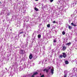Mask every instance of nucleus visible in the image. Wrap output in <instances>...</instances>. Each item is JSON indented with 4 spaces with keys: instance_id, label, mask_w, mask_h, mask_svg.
I'll return each instance as SVG.
<instances>
[{
    "instance_id": "1",
    "label": "nucleus",
    "mask_w": 77,
    "mask_h": 77,
    "mask_svg": "<svg viewBox=\"0 0 77 77\" xmlns=\"http://www.w3.org/2000/svg\"><path fill=\"white\" fill-rule=\"evenodd\" d=\"M48 67L49 68L48 69H43V71L44 72H45V71H46V73H48V71H49V69H50L51 68V67H49V66H48Z\"/></svg>"
},
{
    "instance_id": "2",
    "label": "nucleus",
    "mask_w": 77,
    "mask_h": 77,
    "mask_svg": "<svg viewBox=\"0 0 77 77\" xmlns=\"http://www.w3.org/2000/svg\"><path fill=\"white\" fill-rule=\"evenodd\" d=\"M25 53V51H24L23 50H21L20 51V54L23 55Z\"/></svg>"
},
{
    "instance_id": "3",
    "label": "nucleus",
    "mask_w": 77,
    "mask_h": 77,
    "mask_svg": "<svg viewBox=\"0 0 77 77\" xmlns=\"http://www.w3.org/2000/svg\"><path fill=\"white\" fill-rule=\"evenodd\" d=\"M63 57H64V58H66V53H63Z\"/></svg>"
},
{
    "instance_id": "4",
    "label": "nucleus",
    "mask_w": 77,
    "mask_h": 77,
    "mask_svg": "<svg viewBox=\"0 0 77 77\" xmlns=\"http://www.w3.org/2000/svg\"><path fill=\"white\" fill-rule=\"evenodd\" d=\"M29 57V59H32V58H33V56H32V54H30Z\"/></svg>"
},
{
    "instance_id": "5",
    "label": "nucleus",
    "mask_w": 77,
    "mask_h": 77,
    "mask_svg": "<svg viewBox=\"0 0 77 77\" xmlns=\"http://www.w3.org/2000/svg\"><path fill=\"white\" fill-rule=\"evenodd\" d=\"M66 49V47H65V46H63L62 49L63 51H65Z\"/></svg>"
},
{
    "instance_id": "6",
    "label": "nucleus",
    "mask_w": 77,
    "mask_h": 77,
    "mask_svg": "<svg viewBox=\"0 0 77 77\" xmlns=\"http://www.w3.org/2000/svg\"><path fill=\"white\" fill-rule=\"evenodd\" d=\"M66 70H65L64 71V77H66L67 76V75L66 74Z\"/></svg>"
},
{
    "instance_id": "7",
    "label": "nucleus",
    "mask_w": 77,
    "mask_h": 77,
    "mask_svg": "<svg viewBox=\"0 0 77 77\" xmlns=\"http://www.w3.org/2000/svg\"><path fill=\"white\" fill-rule=\"evenodd\" d=\"M51 74H52V75H53V74L54 72H54V69H51Z\"/></svg>"
},
{
    "instance_id": "8",
    "label": "nucleus",
    "mask_w": 77,
    "mask_h": 77,
    "mask_svg": "<svg viewBox=\"0 0 77 77\" xmlns=\"http://www.w3.org/2000/svg\"><path fill=\"white\" fill-rule=\"evenodd\" d=\"M68 26V28L69 29H72V27H71L70 25H67Z\"/></svg>"
},
{
    "instance_id": "9",
    "label": "nucleus",
    "mask_w": 77,
    "mask_h": 77,
    "mask_svg": "<svg viewBox=\"0 0 77 77\" xmlns=\"http://www.w3.org/2000/svg\"><path fill=\"white\" fill-rule=\"evenodd\" d=\"M71 42H70L69 43H67L66 44V45H68V46H69L70 45H71Z\"/></svg>"
},
{
    "instance_id": "10",
    "label": "nucleus",
    "mask_w": 77,
    "mask_h": 77,
    "mask_svg": "<svg viewBox=\"0 0 77 77\" xmlns=\"http://www.w3.org/2000/svg\"><path fill=\"white\" fill-rule=\"evenodd\" d=\"M65 63L66 65H68V63H69V62H68V61L67 60H66L65 61Z\"/></svg>"
},
{
    "instance_id": "11",
    "label": "nucleus",
    "mask_w": 77,
    "mask_h": 77,
    "mask_svg": "<svg viewBox=\"0 0 77 77\" xmlns=\"http://www.w3.org/2000/svg\"><path fill=\"white\" fill-rule=\"evenodd\" d=\"M33 74L34 75H37L38 74V72H36L35 73H34Z\"/></svg>"
},
{
    "instance_id": "12",
    "label": "nucleus",
    "mask_w": 77,
    "mask_h": 77,
    "mask_svg": "<svg viewBox=\"0 0 77 77\" xmlns=\"http://www.w3.org/2000/svg\"><path fill=\"white\" fill-rule=\"evenodd\" d=\"M63 57V55H59V58L60 59V58H62Z\"/></svg>"
},
{
    "instance_id": "13",
    "label": "nucleus",
    "mask_w": 77,
    "mask_h": 77,
    "mask_svg": "<svg viewBox=\"0 0 77 77\" xmlns=\"http://www.w3.org/2000/svg\"><path fill=\"white\" fill-rule=\"evenodd\" d=\"M71 25H72V26H77V25H75V24H74V23H71Z\"/></svg>"
},
{
    "instance_id": "14",
    "label": "nucleus",
    "mask_w": 77,
    "mask_h": 77,
    "mask_svg": "<svg viewBox=\"0 0 77 77\" xmlns=\"http://www.w3.org/2000/svg\"><path fill=\"white\" fill-rule=\"evenodd\" d=\"M34 9L36 11H38V9L36 7L34 8Z\"/></svg>"
},
{
    "instance_id": "15",
    "label": "nucleus",
    "mask_w": 77,
    "mask_h": 77,
    "mask_svg": "<svg viewBox=\"0 0 77 77\" xmlns=\"http://www.w3.org/2000/svg\"><path fill=\"white\" fill-rule=\"evenodd\" d=\"M41 37V35L39 34L38 35V38H40Z\"/></svg>"
},
{
    "instance_id": "16",
    "label": "nucleus",
    "mask_w": 77,
    "mask_h": 77,
    "mask_svg": "<svg viewBox=\"0 0 77 77\" xmlns=\"http://www.w3.org/2000/svg\"><path fill=\"white\" fill-rule=\"evenodd\" d=\"M47 27H48V28H49V27H50V24H48L47 25Z\"/></svg>"
},
{
    "instance_id": "17",
    "label": "nucleus",
    "mask_w": 77,
    "mask_h": 77,
    "mask_svg": "<svg viewBox=\"0 0 77 77\" xmlns=\"http://www.w3.org/2000/svg\"><path fill=\"white\" fill-rule=\"evenodd\" d=\"M62 33V34L63 35H65V31H63Z\"/></svg>"
},
{
    "instance_id": "18",
    "label": "nucleus",
    "mask_w": 77,
    "mask_h": 77,
    "mask_svg": "<svg viewBox=\"0 0 77 77\" xmlns=\"http://www.w3.org/2000/svg\"><path fill=\"white\" fill-rule=\"evenodd\" d=\"M23 33H24V32L22 31V32H21L19 33V34L20 35V34H23Z\"/></svg>"
},
{
    "instance_id": "19",
    "label": "nucleus",
    "mask_w": 77,
    "mask_h": 77,
    "mask_svg": "<svg viewBox=\"0 0 77 77\" xmlns=\"http://www.w3.org/2000/svg\"><path fill=\"white\" fill-rule=\"evenodd\" d=\"M31 77H35V75L33 74V75H32Z\"/></svg>"
},
{
    "instance_id": "20",
    "label": "nucleus",
    "mask_w": 77,
    "mask_h": 77,
    "mask_svg": "<svg viewBox=\"0 0 77 77\" xmlns=\"http://www.w3.org/2000/svg\"><path fill=\"white\" fill-rule=\"evenodd\" d=\"M54 42H56V40H54Z\"/></svg>"
},
{
    "instance_id": "21",
    "label": "nucleus",
    "mask_w": 77,
    "mask_h": 77,
    "mask_svg": "<svg viewBox=\"0 0 77 77\" xmlns=\"http://www.w3.org/2000/svg\"><path fill=\"white\" fill-rule=\"evenodd\" d=\"M54 0H50V2H51H51H53V1Z\"/></svg>"
},
{
    "instance_id": "22",
    "label": "nucleus",
    "mask_w": 77,
    "mask_h": 77,
    "mask_svg": "<svg viewBox=\"0 0 77 77\" xmlns=\"http://www.w3.org/2000/svg\"><path fill=\"white\" fill-rule=\"evenodd\" d=\"M53 23H56V21H53Z\"/></svg>"
},
{
    "instance_id": "23",
    "label": "nucleus",
    "mask_w": 77,
    "mask_h": 77,
    "mask_svg": "<svg viewBox=\"0 0 77 77\" xmlns=\"http://www.w3.org/2000/svg\"><path fill=\"white\" fill-rule=\"evenodd\" d=\"M0 4L1 5H2V2H0Z\"/></svg>"
},
{
    "instance_id": "24",
    "label": "nucleus",
    "mask_w": 77,
    "mask_h": 77,
    "mask_svg": "<svg viewBox=\"0 0 77 77\" xmlns=\"http://www.w3.org/2000/svg\"><path fill=\"white\" fill-rule=\"evenodd\" d=\"M10 30H11V31H12V29H10Z\"/></svg>"
},
{
    "instance_id": "25",
    "label": "nucleus",
    "mask_w": 77,
    "mask_h": 77,
    "mask_svg": "<svg viewBox=\"0 0 77 77\" xmlns=\"http://www.w3.org/2000/svg\"><path fill=\"white\" fill-rule=\"evenodd\" d=\"M35 0V1H38V0Z\"/></svg>"
},
{
    "instance_id": "26",
    "label": "nucleus",
    "mask_w": 77,
    "mask_h": 77,
    "mask_svg": "<svg viewBox=\"0 0 77 77\" xmlns=\"http://www.w3.org/2000/svg\"><path fill=\"white\" fill-rule=\"evenodd\" d=\"M5 69H6V70H8V69H7V68H5Z\"/></svg>"
},
{
    "instance_id": "27",
    "label": "nucleus",
    "mask_w": 77,
    "mask_h": 77,
    "mask_svg": "<svg viewBox=\"0 0 77 77\" xmlns=\"http://www.w3.org/2000/svg\"><path fill=\"white\" fill-rule=\"evenodd\" d=\"M40 75H41V73H40Z\"/></svg>"
}]
</instances>
